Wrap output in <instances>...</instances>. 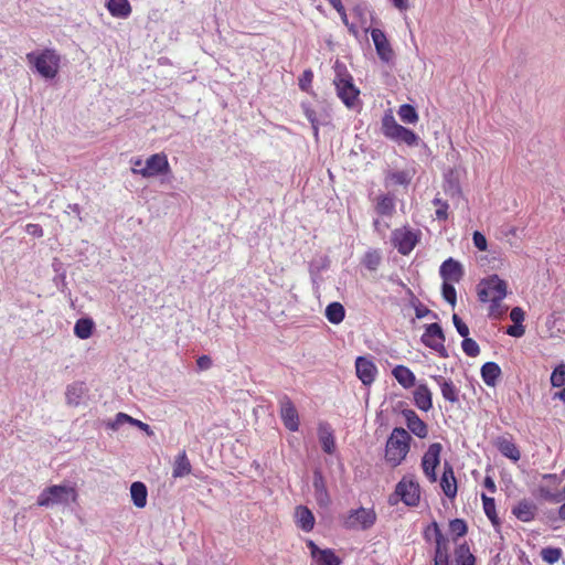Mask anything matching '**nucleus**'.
<instances>
[{
	"label": "nucleus",
	"instance_id": "9b49d317",
	"mask_svg": "<svg viewBox=\"0 0 565 565\" xmlns=\"http://www.w3.org/2000/svg\"><path fill=\"white\" fill-rule=\"evenodd\" d=\"M441 450L443 446L439 443H434L429 445L428 449L422 458V468L424 475L430 482H435L437 480L436 468L440 463Z\"/></svg>",
	"mask_w": 565,
	"mask_h": 565
},
{
	"label": "nucleus",
	"instance_id": "72a5a7b5",
	"mask_svg": "<svg viewBox=\"0 0 565 565\" xmlns=\"http://www.w3.org/2000/svg\"><path fill=\"white\" fill-rule=\"evenodd\" d=\"M456 565H476V557L467 543H461L455 548Z\"/></svg>",
	"mask_w": 565,
	"mask_h": 565
},
{
	"label": "nucleus",
	"instance_id": "c03bdc74",
	"mask_svg": "<svg viewBox=\"0 0 565 565\" xmlns=\"http://www.w3.org/2000/svg\"><path fill=\"white\" fill-rule=\"evenodd\" d=\"M454 284L455 282L444 281L441 288L444 299L452 307H455L457 302V294Z\"/></svg>",
	"mask_w": 565,
	"mask_h": 565
},
{
	"label": "nucleus",
	"instance_id": "603ef678",
	"mask_svg": "<svg viewBox=\"0 0 565 565\" xmlns=\"http://www.w3.org/2000/svg\"><path fill=\"white\" fill-rule=\"evenodd\" d=\"M433 203L437 206L436 212H435L436 217L438 220H446L448 216V213H447L448 207H449L448 203L438 198H435Z\"/></svg>",
	"mask_w": 565,
	"mask_h": 565
},
{
	"label": "nucleus",
	"instance_id": "b1692460",
	"mask_svg": "<svg viewBox=\"0 0 565 565\" xmlns=\"http://www.w3.org/2000/svg\"><path fill=\"white\" fill-rule=\"evenodd\" d=\"M392 375L404 388H411L416 385V376L413 371L405 365H396L392 370Z\"/></svg>",
	"mask_w": 565,
	"mask_h": 565
},
{
	"label": "nucleus",
	"instance_id": "f257e3e1",
	"mask_svg": "<svg viewBox=\"0 0 565 565\" xmlns=\"http://www.w3.org/2000/svg\"><path fill=\"white\" fill-rule=\"evenodd\" d=\"M411 440L412 437L406 429L402 427H395L386 440V462L392 467L399 466L409 452Z\"/></svg>",
	"mask_w": 565,
	"mask_h": 565
},
{
	"label": "nucleus",
	"instance_id": "338daca9",
	"mask_svg": "<svg viewBox=\"0 0 565 565\" xmlns=\"http://www.w3.org/2000/svg\"><path fill=\"white\" fill-rule=\"evenodd\" d=\"M484 487L491 492L495 491V483L490 477L484 479Z\"/></svg>",
	"mask_w": 565,
	"mask_h": 565
},
{
	"label": "nucleus",
	"instance_id": "4c0bfd02",
	"mask_svg": "<svg viewBox=\"0 0 565 565\" xmlns=\"http://www.w3.org/2000/svg\"><path fill=\"white\" fill-rule=\"evenodd\" d=\"M93 330L94 321L90 318H81L75 322L74 334L81 340L90 338Z\"/></svg>",
	"mask_w": 565,
	"mask_h": 565
},
{
	"label": "nucleus",
	"instance_id": "c756f323",
	"mask_svg": "<svg viewBox=\"0 0 565 565\" xmlns=\"http://www.w3.org/2000/svg\"><path fill=\"white\" fill-rule=\"evenodd\" d=\"M501 375V369L495 362H487L481 366V377L488 386H494Z\"/></svg>",
	"mask_w": 565,
	"mask_h": 565
},
{
	"label": "nucleus",
	"instance_id": "37998d69",
	"mask_svg": "<svg viewBox=\"0 0 565 565\" xmlns=\"http://www.w3.org/2000/svg\"><path fill=\"white\" fill-rule=\"evenodd\" d=\"M562 550L557 547H545L541 551V557L548 564H554L562 557Z\"/></svg>",
	"mask_w": 565,
	"mask_h": 565
},
{
	"label": "nucleus",
	"instance_id": "6e6552de",
	"mask_svg": "<svg viewBox=\"0 0 565 565\" xmlns=\"http://www.w3.org/2000/svg\"><path fill=\"white\" fill-rule=\"evenodd\" d=\"M134 174H139L142 178L149 179L160 174L170 172V164L166 153L159 152L151 154L145 162L143 168H131Z\"/></svg>",
	"mask_w": 565,
	"mask_h": 565
},
{
	"label": "nucleus",
	"instance_id": "dca6fc26",
	"mask_svg": "<svg viewBox=\"0 0 565 565\" xmlns=\"http://www.w3.org/2000/svg\"><path fill=\"white\" fill-rule=\"evenodd\" d=\"M355 372L359 380L365 386H370L376 379L377 367L370 359L359 356L355 360Z\"/></svg>",
	"mask_w": 565,
	"mask_h": 565
},
{
	"label": "nucleus",
	"instance_id": "393cba45",
	"mask_svg": "<svg viewBox=\"0 0 565 565\" xmlns=\"http://www.w3.org/2000/svg\"><path fill=\"white\" fill-rule=\"evenodd\" d=\"M495 446L504 457L513 461L520 460L521 454L515 444L510 438L499 437L495 440Z\"/></svg>",
	"mask_w": 565,
	"mask_h": 565
},
{
	"label": "nucleus",
	"instance_id": "6ab92c4d",
	"mask_svg": "<svg viewBox=\"0 0 565 565\" xmlns=\"http://www.w3.org/2000/svg\"><path fill=\"white\" fill-rule=\"evenodd\" d=\"M439 274L444 281L459 282L463 276L462 265L450 257L441 264Z\"/></svg>",
	"mask_w": 565,
	"mask_h": 565
},
{
	"label": "nucleus",
	"instance_id": "c85d7f7f",
	"mask_svg": "<svg viewBox=\"0 0 565 565\" xmlns=\"http://www.w3.org/2000/svg\"><path fill=\"white\" fill-rule=\"evenodd\" d=\"M297 524L305 532H310L315 526V516L312 512L303 505L296 508Z\"/></svg>",
	"mask_w": 565,
	"mask_h": 565
},
{
	"label": "nucleus",
	"instance_id": "7c9ffc66",
	"mask_svg": "<svg viewBox=\"0 0 565 565\" xmlns=\"http://www.w3.org/2000/svg\"><path fill=\"white\" fill-rule=\"evenodd\" d=\"M130 495L134 504L142 509L147 504L148 490L145 483L140 481L132 482L130 486Z\"/></svg>",
	"mask_w": 565,
	"mask_h": 565
},
{
	"label": "nucleus",
	"instance_id": "052dcab7",
	"mask_svg": "<svg viewBox=\"0 0 565 565\" xmlns=\"http://www.w3.org/2000/svg\"><path fill=\"white\" fill-rule=\"evenodd\" d=\"M130 425L138 427L139 429L145 431L148 436H153V430L151 429V427L148 424H146L139 419L131 417Z\"/></svg>",
	"mask_w": 565,
	"mask_h": 565
},
{
	"label": "nucleus",
	"instance_id": "4d7b16f0",
	"mask_svg": "<svg viewBox=\"0 0 565 565\" xmlns=\"http://www.w3.org/2000/svg\"><path fill=\"white\" fill-rule=\"evenodd\" d=\"M25 232L34 237H42L43 236V228L39 224L30 223L25 226Z\"/></svg>",
	"mask_w": 565,
	"mask_h": 565
},
{
	"label": "nucleus",
	"instance_id": "4468645a",
	"mask_svg": "<svg viewBox=\"0 0 565 565\" xmlns=\"http://www.w3.org/2000/svg\"><path fill=\"white\" fill-rule=\"evenodd\" d=\"M431 526L435 533L434 565H449L450 555L448 539L444 536L436 522H433Z\"/></svg>",
	"mask_w": 565,
	"mask_h": 565
},
{
	"label": "nucleus",
	"instance_id": "e433bc0d",
	"mask_svg": "<svg viewBox=\"0 0 565 565\" xmlns=\"http://www.w3.org/2000/svg\"><path fill=\"white\" fill-rule=\"evenodd\" d=\"M345 317V309L340 302H331L326 308V318L332 324H339Z\"/></svg>",
	"mask_w": 565,
	"mask_h": 565
},
{
	"label": "nucleus",
	"instance_id": "20e7f679",
	"mask_svg": "<svg viewBox=\"0 0 565 565\" xmlns=\"http://www.w3.org/2000/svg\"><path fill=\"white\" fill-rule=\"evenodd\" d=\"M337 95L349 108H354L359 102L360 90L353 84L352 76L344 65L335 63V77L333 79Z\"/></svg>",
	"mask_w": 565,
	"mask_h": 565
},
{
	"label": "nucleus",
	"instance_id": "e2e57ef3",
	"mask_svg": "<svg viewBox=\"0 0 565 565\" xmlns=\"http://www.w3.org/2000/svg\"><path fill=\"white\" fill-rule=\"evenodd\" d=\"M196 364L200 370H207L212 365V360L207 355H202L198 359Z\"/></svg>",
	"mask_w": 565,
	"mask_h": 565
},
{
	"label": "nucleus",
	"instance_id": "13d9d810",
	"mask_svg": "<svg viewBox=\"0 0 565 565\" xmlns=\"http://www.w3.org/2000/svg\"><path fill=\"white\" fill-rule=\"evenodd\" d=\"M524 316L525 313L520 307H514L510 312V318L515 324L522 323Z\"/></svg>",
	"mask_w": 565,
	"mask_h": 565
},
{
	"label": "nucleus",
	"instance_id": "7ed1b4c3",
	"mask_svg": "<svg viewBox=\"0 0 565 565\" xmlns=\"http://www.w3.org/2000/svg\"><path fill=\"white\" fill-rule=\"evenodd\" d=\"M26 60L45 79H53L58 74L61 56L53 49L28 53Z\"/></svg>",
	"mask_w": 565,
	"mask_h": 565
},
{
	"label": "nucleus",
	"instance_id": "49530a36",
	"mask_svg": "<svg viewBox=\"0 0 565 565\" xmlns=\"http://www.w3.org/2000/svg\"><path fill=\"white\" fill-rule=\"evenodd\" d=\"M381 263V256L376 250H371L365 254L363 264L369 270H376Z\"/></svg>",
	"mask_w": 565,
	"mask_h": 565
},
{
	"label": "nucleus",
	"instance_id": "de8ad7c7",
	"mask_svg": "<svg viewBox=\"0 0 565 565\" xmlns=\"http://www.w3.org/2000/svg\"><path fill=\"white\" fill-rule=\"evenodd\" d=\"M449 530L457 537H461V536L466 535L468 527L463 520L454 519L449 523Z\"/></svg>",
	"mask_w": 565,
	"mask_h": 565
},
{
	"label": "nucleus",
	"instance_id": "bf43d9fd",
	"mask_svg": "<svg viewBox=\"0 0 565 565\" xmlns=\"http://www.w3.org/2000/svg\"><path fill=\"white\" fill-rule=\"evenodd\" d=\"M507 333L511 337L520 338L525 333V328L522 323H514V326L508 328Z\"/></svg>",
	"mask_w": 565,
	"mask_h": 565
},
{
	"label": "nucleus",
	"instance_id": "f704fd0d",
	"mask_svg": "<svg viewBox=\"0 0 565 565\" xmlns=\"http://www.w3.org/2000/svg\"><path fill=\"white\" fill-rule=\"evenodd\" d=\"M319 441L321 444L322 450L327 454H333L335 449V441L332 434V430L327 425H320L319 427Z\"/></svg>",
	"mask_w": 565,
	"mask_h": 565
},
{
	"label": "nucleus",
	"instance_id": "ea45409f",
	"mask_svg": "<svg viewBox=\"0 0 565 565\" xmlns=\"http://www.w3.org/2000/svg\"><path fill=\"white\" fill-rule=\"evenodd\" d=\"M397 114L405 124H415L418 121V114L412 105L403 104L399 106Z\"/></svg>",
	"mask_w": 565,
	"mask_h": 565
},
{
	"label": "nucleus",
	"instance_id": "c9c22d12",
	"mask_svg": "<svg viewBox=\"0 0 565 565\" xmlns=\"http://www.w3.org/2000/svg\"><path fill=\"white\" fill-rule=\"evenodd\" d=\"M301 109H302L306 118L311 124V128H312L315 138L318 139L319 138V127H320V125H324L326 121L322 120L320 116H318L317 111L308 103H302Z\"/></svg>",
	"mask_w": 565,
	"mask_h": 565
},
{
	"label": "nucleus",
	"instance_id": "cd10ccee",
	"mask_svg": "<svg viewBox=\"0 0 565 565\" xmlns=\"http://www.w3.org/2000/svg\"><path fill=\"white\" fill-rule=\"evenodd\" d=\"M375 211L382 216H392L395 212V198L392 194H381L376 198Z\"/></svg>",
	"mask_w": 565,
	"mask_h": 565
},
{
	"label": "nucleus",
	"instance_id": "9d476101",
	"mask_svg": "<svg viewBox=\"0 0 565 565\" xmlns=\"http://www.w3.org/2000/svg\"><path fill=\"white\" fill-rule=\"evenodd\" d=\"M422 342L436 351L441 358H448V351L445 347V334L438 323L426 326L425 332L422 335Z\"/></svg>",
	"mask_w": 565,
	"mask_h": 565
},
{
	"label": "nucleus",
	"instance_id": "6e6d98bb",
	"mask_svg": "<svg viewBox=\"0 0 565 565\" xmlns=\"http://www.w3.org/2000/svg\"><path fill=\"white\" fill-rule=\"evenodd\" d=\"M490 312L489 316L492 318H500L504 312L505 308L502 307L501 301H490Z\"/></svg>",
	"mask_w": 565,
	"mask_h": 565
},
{
	"label": "nucleus",
	"instance_id": "4be33fe9",
	"mask_svg": "<svg viewBox=\"0 0 565 565\" xmlns=\"http://www.w3.org/2000/svg\"><path fill=\"white\" fill-rule=\"evenodd\" d=\"M513 515L522 522H531L537 513V505L527 499H523L512 509Z\"/></svg>",
	"mask_w": 565,
	"mask_h": 565
},
{
	"label": "nucleus",
	"instance_id": "aec40b11",
	"mask_svg": "<svg viewBox=\"0 0 565 565\" xmlns=\"http://www.w3.org/2000/svg\"><path fill=\"white\" fill-rule=\"evenodd\" d=\"M414 405L423 411L428 412L433 408V393L426 383H418L413 392Z\"/></svg>",
	"mask_w": 565,
	"mask_h": 565
},
{
	"label": "nucleus",
	"instance_id": "0eeeda50",
	"mask_svg": "<svg viewBox=\"0 0 565 565\" xmlns=\"http://www.w3.org/2000/svg\"><path fill=\"white\" fill-rule=\"evenodd\" d=\"M507 296V284L498 275H492L483 279L478 286V297L480 301H502Z\"/></svg>",
	"mask_w": 565,
	"mask_h": 565
},
{
	"label": "nucleus",
	"instance_id": "3c124183",
	"mask_svg": "<svg viewBox=\"0 0 565 565\" xmlns=\"http://www.w3.org/2000/svg\"><path fill=\"white\" fill-rule=\"evenodd\" d=\"M131 416L125 413H118L113 422L107 423V427L111 430H117L124 424H130Z\"/></svg>",
	"mask_w": 565,
	"mask_h": 565
},
{
	"label": "nucleus",
	"instance_id": "a211bd4d",
	"mask_svg": "<svg viewBox=\"0 0 565 565\" xmlns=\"http://www.w3.org/2000/svg\"><path fill=\"white\" fill-rule=\"evenodd\" d=\"M402 415L405 419L407 428L412 434L422 439L427 437L428 427L426 423L419 418L415 411L407 408L402 412Z\"/></svg>",
	"mask_w": 565,
	"mask_h": 565
},
{
	"label": "nucleus",
	"instance_id": "a18cd8bd",
	"mask_svg": "<svg viewBox=\"0 0 565 565\" xmlns=\"http://www.w3.org/2000/svg\"><path fill=\"white\" fill-rule=\"evenodd\" d=\"M483 510L486 515L491 520L493 524L497 523L495 503L494 499L488 498L482 494Z\"/></svg>",
	"mask_w": 565,
	"mask_h": 565
},
{
	"label": "nucleus",
	"instance_id": "ddd939ff",
	"mask_svg": "<svg viewBox=\"0 0 565 565\" xmlns=\"http://www.w3.org/2000/svg\"><path fill=\"white\" fill-rule=\"evenodd\" d=\"M394 246L402 255H408L418 242L417 234L407 228H397L392 234Z\"/></svg>",
	"mask_w": 565,
	"mask_h": 565
},
{
	"label": "nucleus",
	"instance_id": "774afa93",
	"mask_svg": "<svg viewBox=\"0 0 565 565\" xmlns=\"http://www.w3.org/2000/svg\"><path fill=\"white\" fill-rule=\"evenodd\" d=\"M553 398L554 399H559V401H562L565 404V387H563V390L554 393Z\"/></svg>",
	"mask_w": 565,
	"mask_h": 565
},
{
	"label": "nucleus",
	"instance_id": "2f4dec72",
	"mask_svg": "<svg viewBox=\"0 0 565 565\" xmlns=\"http://www.w3.org/2000/svg\"><path fill=\"white\" fill-rule=\"evenodd\" d=\"M85 394V386L83 383L75 382L66 387L65 398L66 403L71 406H77Z\"/></svg>",
	"mask_w": 565,
	"mask_h": 565
},
{
	"label": "nucleus",
	"instance_id": "58836bf2",
	"mask_svg": "<svg viewBox=\"0 0 565 565\" xmlns=\"http://www.w3.org/2000/svg\"><path fill=\"white\" fill-rule=\"evenodd\" d=\"M411 179L412 177L408 171H391L386 174L385 183L386 185H406L411 182Z\"/></svg>",
	"mask_w": 565,
	"mask_h": 565
},
{
	"label": "nucleus",
	"instance_id": "09e8293b",
	"mask_svg": "<svg viewBox=\"0 0 565 565\" xmlns=\"http://www.w3.org/2000/svg\"><path fill=\"white\" fill-rule=\"evenodd\" d=\"M312 79H313L312 71L311 70L303 71V73L299 77V82H298L299 88L303 92L309 93V90L311 88Z\"/></svg>",
	"mask_w": 565,
	"mask_h": 565
},
{
	"label": "nucleus",
	"instance_id": "8fccbe9b",
	"mask_svg": "<svg viewBox=\"0 0 565 565\" xmlns=\"http://www.w3.org/2000/svg\"><path fill=\"white\" fill-rule=\"evenodd\" d=\"M539 491H540V495L548 502H552V503H561L562 502V498H559L558 493L555 491H552L551 489H548L545 486H540Z\"/></svg>",
	"mask_w": 565,
	"mask_h": 565
},
{
	"label": "nucleus",
	"instance_id": "39448f33",
	"mask_svg": "<svg viewBox=\"0 0 565 565\" xmlns=\"http://www.w3.org/2000/svg\"><path fill=\"white\" fill-rule=\"evenodd\" d=\"M402 501L407 507H417L420 500V488L414 477L405 476L395 487V491L388 498L391 505Z\"/></svg>",
	"mask_w": 565,
	"mask_h": 565
},
{
	"label": "nucleus",
	"instance_id": "f8f14e48",
	"mask_svg": "<svg viewBox=\"0 0 565 565\" xmlns=\"http://www.w3.org/2000/svg\"><path fill=\"white\" fill-rule=\"evenodd\" d=\"M365 32L371 33L372 41L374 43L376 53L380 60L384 63H390L394 58V51L391 46L390 41L387 40L385 33L380 29H369L363 25Z\"/></svg>",
	"mask_w": 565,
	"mask_h": 565
},
{
	"label": "nucleus",
	"instance_id": "f03ea898",
	"mask_svg": "<svg viewBox=\"0 0 565 565\" xmlns=\"http://www.w3.org/2000/svg\"><path fill=\"white\" fill-rule=\"evenodd\" d=\"M75 487L68 484H54L41 491L36 504L41 508H52L54 505H68L77 500Z\"/></svg>",
	"mask_w": 565,
	"mask_h": 565
},
{
	"label": "nucleus",
	"instance_id": "79ce46f5",
	"mask_svg": "<svg viewBox=\"0 0 565 565\" xmlns=\"http://www.w3.org/2000/svg\"><path fill=\"white\" fill-rule=\"evenodd\" d=\"M461 348L465 354L470 358H476L480 353L479 344L473 339L469 338V335L463 338Z\"/></svg>",
	"mask_w": 565,
	"mask_h": 565
},
{
	"label": "nucleus",
	"instance_id": "5fc2aeb1",
	"mask_svg": "<svg viewBox=\"0 0 565 565\" xmlns=\"http://www.w3.org/2000/svg\"><path fill=\"white\" fill-rule=\"evenodd\" d=\"M473 244L479 250H486L487 249V238L483 234L476 231L472 236Z\"/></svg>",
	"mask_w": 565,
	"mask_h": 565
},
{
	"label": "nucleus",
	"instance_id": "680f3d73",
	"mask_svg": "<svg viewBox=\"0 0 565 565\" xmlns=\"http://www.w3.org/2000/svg\"><path fill=\"white\" fill-rule=\"evenodd\" d=\"M415 315H416V318L417 319H423L429 315L436 317L435 313L431 312V310H429L426 306L424 305H420V306H417L416 310H415Z\"/></svg>",
	"mask_w": 565,
	"mask_h": 565
},
{
	"label": "nucleus",
	"instance_id": "a19ab883",
	"mask_svg": "<svg viewBox=\"0 0 565 565\" xmlns=\"http://www.w3.org/2000/svg\"><path fill=\"white\" fill-rule=\"evenodd\" d=\"M550 381L553 387H563L565 385V363L554 367Z\"/></svg>",
	"mask_w": 565,
	"mask_h": 565
},
{
	"label": "nucleus",
	"instance_id": "2eb2a0df",
	"mask_svg": "<svg viewBox=\"0 0 565 565\" xmlns=\"http://www.w3.org/2000/svg\"><path fill=\"white\" fill-rule=\"evenodd\" d=\"M279 406L280 417L285 427L290 431H297L299 429V416L291 399L284 395L279 399Z\"/></svg>",
	"mask_w": 565,
	"mask_h": 565
},
{
	"label": "nucleus",
	"instance_id": "1a4fd4ad",
	"mask_svg": "<svg viewBox=\"0 0 565 565\" xmlns=\"http://www.w3.org/2000/svg\"><path fill=\"white\" fill-rule=\"evenodd\" d=\"M375 521V511L361 507L348 512L343 519V525L349 530H367L373 526Z\"/></svg>",
	"mask_w": 565,
	"mask_h": 565
},
{
	"label": "nucleus",
	"instance_id": "412c9836",
	"mask_svg": "<svg viewBox=\"0 0 565 565\" xmlns=\"http://www.w3.org/2000/svg\"><path fill=\"white\" fill-rule=\"evenodd\" d=\"M440 387L443 397L451 404L459 403V390L456 387L450 379H446L443 375L430 376Z\"/></svg>",
	"mask_w": 565,
	"mask_h": 565
},
{
	"label": "nucleus",
	"instance_id": "864d4df0",
	"mask_svg": "<svg viewBox=\"0 0 565 565\" xmlns=\"http://www.w3.org/2000/svg\"><path fill=\"white\" fill-rule=\"evenodd\" d=\"M452 322L457 330V332L462 337L466 338L469 335V328L468 326L460 319V317L457 313L452 315Z\"/></svg>",
	"mask_w": 565,
	"mask_h": 565
},
{
	"label": "nucleus",
	"instance_id": "0e129e2a",
	"mask_svg": "<svg viewBox=\"0 0 565 565\" xmlns=\"http://www.w3.org/2000/svg\"><path fill=\"white\" fill-rule=\"evenodd\" d=\"M406 292L411 296L409 303L414 308V310H416L417 306L423 305L409 288H406Z\"/></svg>",
	"mask_w": 565,
	"mask_h": 565
},
{
	"label": "nucleus",
	"instance_id": "bb28decb",
	"mask_svg": "<svg viewBox=\"0 0 565 565\" xmlns=\"http://www.w3.org/2000/svg\"><path fill=\"white\" fill-rule=\"evenodd\" d=\"M191 462L186 456L185 450L178 454L173 462L172 477L174 479L185 477L191 473Z\"/></svg>",
	"mask_w": 565,
	"mask_h": 565
},
{
	"label": "nucleus",
	"instance_id": "f3484780",
	"mask_svg": "<svg viewBox=\"0 0 565 565\" xmlns=\"http://www.w3.org/2000/svg\"><path fill=\"white\" fill-rule=\"evenodd\" d=\"M307 546L310 550V554L312 559L318 565H340V558L334 554V552L330 548L321 550L319 548L313 541L309 540L307 542Z\"/></svg>",
	"mask_w": 565,
	"mask_h": 565
},
{
	"label": "nucleus",
	"instance_id": "423d86ee",
	"mask_svg": "<svg viewBox=\"0 0 565 565\" xmlns=\"http://www.w3.org/2000/svg\"><path fill=\"white\" fill-rule=\"evenodd\" d=\"M382 131L385 137L397 142H404L407 146H416L418 142V136L412 130L397 124L391 113L385 114L382 118Z\"/></svg>",
	"mask_w": 565,
	"mask_h": 565
},
{
	"label": "nucleus",
	"instance_id": "69168bd1",
	"mask_svg": "<svg viewBox=\"0 0 565 565\" xmlns=\"http://www.w3.org/2000/svg\"><path fill=\"white\" fill-rule=\"evenodd\" d=\"M67 209H68L72 213H74V214L77 216V218H78L79 221H82L81 207H79V205H78V204H76V203L68 204V205H67Z\"/></svg>",
	"mask_w": 565,
	"mask_h": 565
},
{
	"label": "nucleus",
	"instance_id": "473e14b6",
	"mask_svg": "<svg viewBox=\"0 0 565 565\" xmlns=\"http://www.w3.org/2000/svg\"><path fill=\"white\" fill-rule=\"evenodd\" d=\"M313 488H315L317 502L321 507L328 505L330 502V498H329V494H328V491H327V488L324 484V480L320 472H315Z\"/></svg>",
	"mask_w": 565,
	"mask_h": 565
},
{
	"label": "nucleus",
	"instance_id": "a878e982",
	"mask_svg": "<svg viewBox=\"0 0 565 565\" xmlns=\"http://www.w3.org/2000/svg\"><path fill=\"white\" fill-rule=\"evenodd\" d=\"M106 8L114 18L127 19L131 13L128 0H108Z\"/></svg>",
	"mask_w": 565,
	"mask_h": 565
},
{
	"label": "nucleus",
	"instance_id": "5701e85b",
	"mask_svg": "<svg viewBox=\"0 0 565 565\" xmlns=\"http://www.w3.org/2000/svg\"><path fill=\"white\" fill-rule=\"evenodd\" d=\"M440 487L443 489L444 494L449 499H454L456 497L457 480L455 478L454 469L448 462L444 465Z\"/></svg>",
	"mask_w": 565,
	"mask_h": 565
}]
</instances>
